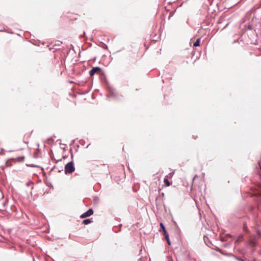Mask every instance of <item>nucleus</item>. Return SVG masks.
<instances>
[{"mask_svg": "<svg viewBox=\"0 0 261 261\" xmlns=\"http://www.w3.org/2000/svg\"><path fill=\"white\" fill-rule=\"evenodd\" d=\"M74 171V167L72 162L67 163L65 167V172L66 174L71 173Z\"/></svg>", "mask_w": 261, "mask_h": 261, "instance_id": "obj_1", "label": "nucleus"}, {"mask_svg": "<svg viewBox=\"0 0 261 261\" xmlns=\"http://www.w3.org/2000/svg\"><path fill=\"white\" fill-rule=\"evenodd\" d=\"M93 214V211L92 209L90 208L88 211H87L86 212L83 213L80 216L81 218H85L88 217H89L91 215H92Z\"/></svg>", "mask_w": 261, "mask_h": 261, "instance_id": "obj_2", "label": "nucleus"}, {"mask_svg": "<svg viewBox=\"0 0 261 261\" xmlns=\"http://www.w3.org/2000/svg\"><path fill=\"white\" fill-rule=\"evenodd\" d=\"M100 71V68L98 67L93 68L89 72L90 76L94 75L96 73H99Z\"/></svg>", "mask_w": 261, "mask_h": 261, "instance_id": "obj_3", "label": "nucleus"}, {"mask_svg": "<svg viewBox=\"0 0 261 261\" xmlns=\"http://www.w3.org/2000/svg\"><path fill=\"white\" fill-rule=\"evenodd\" d=\"M92 222V220H91V219H85V220H84L83 221L82 223H83V224H85V225H88V224H89L91 223Z\"/></svg>", "mask_w": 261, "mask_h": 261, "instance_id": "obj_4", "label": "nucleus"}, {"mask_svg": "<svg viewBox=\"0 0 261 261\" xmlns=\"http://www.w3.org/2000/svg\"><path fill=\"white\" fill-rule=\"evenodd\" d=\"M200 42V39H199V38L197 39L196 40V41H195V42H194V43L193 44L194 46L197 47V46H199Z\"/></svg>", "mask_w": 261, "mask_h": 261, "instance_id": "obj_5", "label": "nucleus"}, {"mask_svg": "<svg viewBox=\"0 0 261 261\" xmlns=\"http://www.w3.org/2000/svg\"><path fill=\"white\" fill-rule=\"evenodd\" d=\"M164 183L166 184V185L167 186H168V187L171 185V184H170V182H169V181L168 180V178H167V177H165V178H164Z\"/></svg>", "mask_w": 261, "mask_h": 261, "instance_id": "obj_6", "label": "nucleus"}, {"mask_svg": "<svg viewBox=\"0 0 261 261\" xmlns=\"http://www.w3.org/2000/svg\"><path fill=\"white\" fill-rule=\"evenodd\" d=\"M243 236L242 235H241L239 237L238 239L236 240V243H239L241 240L242 239Z\"/></svg>", "mask_w": 261, "mask_h": 261, "instance_id": "obj_7", "label": "nucleus"}, {"mask_svg": "<svg viewBox=\"0 0 261 261\" xmlns=\"http://www.w3.org/2000/svg\"><path fill=\"white\" fill-rule=\"evenodd\" d=\"M163 232H164V235L165 238H167L169 237V234H168L167 231H166V230H164L163 231Z\"/></svg>", "mask_w": 261, "mask_h": 261, "instance_id": "obj_8", "label": "nucleus"}, {"mask_svg": "<svg viewBox=\"0 0 261 261\" xmlns=\"http://www.w3.org/2000/svg\"><path fill=\"white\" fill-rule=\"evenodd\" d=\"M173 174H174V172L170 173L168 175H167V176H166V177H167V178H171V177H172V176H173Z\"/></svg>", "mask_w": 261, "mask_h": 261, "instance_id": "obj_9", "label": "nucleus"}, {"mask_svg": "<svg viewBox=\"0 0 261 261\" xmlns=\"http://www.w3.org/2000/svg\"><path fill=\"white\" fill-rule=\"evenodd\" d=\"M160 226H161V228H162L163 231H164V230H166L165 227L162 223H160Z\"/></svg>", "mask_w": 261, "mask_h": 261, "instance_id": "obj_10", "label": "nucleus"}, {"mask_svg": "<svg viewBox=\"0 0 261 261\" xmlns=\"http://www.w3.org/2000/svg\"><path fill=\"white\" fill-rule=\"evenodd\" d=\"M165 239L166 240L167 243H168V244L169 245H171V243H170V240H169V238H165Z\"/></svg>", "mask_w": 261, "mask_h": 261, "instance_id": "obj_11", "label": "nucleus"}, {"mask_svg": "<svg viewBox=\"0 0 261 261\" xmlns=\"http://www.w3.org/2000/svg\"><path fill=\"white\" fill-rule=\"evenodd\" d=\"M33 167L37 168H38L39 170H40L41 171H42V170H43V169H42V168H40V167H39V166H34H34H33Z\"/></svg>", "mask_w": 261, "mask_h": 261, "instance_id": "obj_12", "label": "nucleus"}, {"mask_svg": "<svg viewBox=\"0 0 261 261\" xmlns=\"http://www.w3.org/2000/svg\"><path fill=\"white\" fill-rule=\"evenodd\" d=\"M236 259L239 260V261H244V259L241 258H239V257H236Z\"/></svg>", "mask_w": 261, "mask_h": 261, "instance_id": "obj_13", "label": "nucleus"}, {"mask_svg": "<svg viewBox=\"0 0 261 261\" xmlns=\"http://www.w3.org/2000/svg\"><path fill=\"white\" fill-rule=\"evenodd\" d=\"M32 184V182H28V183L27 184V185L28 186H30V185H31Z\"/></svg>", "mask_w": 261, "mask_h": 261, "instance_id": "obj_14", "label": "nucleus"}, {"mask_svg": "<svg viewBox=\"0 0 261 261\" xmlns=\"http://www.w3.org/2000/svg\"><path fill=\"white\" fill-rule=\"evenodd\" d=\"M244 230L245 231H247L248 230L247 228L246 227H244Z\"/></svg>", "mask_w": 261, "mask_h": 261, "instance_id": "obj_15", "label": "nucleus"}]
</instances>
